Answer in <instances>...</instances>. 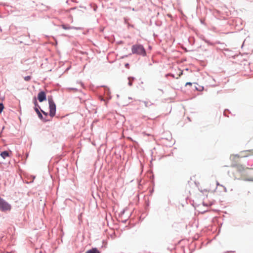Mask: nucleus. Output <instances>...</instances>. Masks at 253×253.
Masks as SVG:
<instances>
[{
    "mask_svg": "<svg viewBox=\"0 0 253 253\" xmlns=\"http://www.w3.org/2000/svg\"><path fill=\"white\" fill-rule=\"evenodd\" d=\"M187 85H192V83H190V82H187V83H186L185 86H187Z\"/></svg>",
    "mask_w": 253,
    "mask_h": 253,
    "instance_id": "nucleus-12",
    "label": "nucleus"
},
{
    "mask_svg": "<svg viewBox=\"0 0 253 253\" xmlns=\"http://www.w3.org/2000/svg\"><path fill=\"white\" fill-rule=\"evenodd\" d=\"M4 109L3 104L2 103H0V114L2 112Z\"/></svg>",
    "mask_w": 253,
    "mask_h": 253,
    "instance_id": "nucleus-10",
    "label": "nucleus"
},
{
    "mask_svg": "<svg viewBox=\"0 0 253 253\" xmlns=\"http://www.w3.org/2000/svg\"><path fill=\"white\" fill-rule=\"evenodd\" d=\"M42 113H43V114H44V115H47V114L46 113H45V112H44L42 110Z\"/></svg>",
    "mask_w": 253,
    "mask_h": 253,
    "instance_id": "nucleus-13",
    "label": "nucleus"
},
{
    "mask_svg": "<svg viewBox=\"0 0 253 253\" xmlns=\"http://www.w3.org/2000/svg\"><path fill=\"white\" fill-rule=\"evenodd\" d=\"M31 76H28L24 77V80L26 81H29L31 80Z\"/></svg>",
    "mask_w": 253,
    "mask_h": 253,
    "instance_id": "nucleus-11",
    "label": "nucleus"
},
{
    "mask_svg": "<svg viewBox=\"0 0 253 253\" xmlns=\"http://www.w3.org/2000/svg\"><path fill=\"white\" fill-rule=\"evenodd\" d=\"M249 152H252V154H253V150H250Z\"/></svg>",
    "mask_w": 253,
    "mask_h": 253,
    "instance_id": "nucleus-14",
    "label": "nucleus"
},
{
    "mask_svg": "<svg viewBox=\"0 0 253 253\" xmlns=\"http://www.w3.org/2000/svg\"><path fill=\"white\" fill-rule=\"evenodd\" d=\"M0 156L3 158L5 159L6 157L9 156V153L7 151H3L1 153Z\"/></svg>",
    "mask_w": 253,
    "mask_h": 253,
    "instance_id": "nucleus-6",
    "label": "nucleus"
},
{
    "mask_svg": "<svg viewBox=\"0 0 253 253\" xmlns=\"http://www.w3.org/2000/svg\"><path fill=\"white\" fill-rule=\"evenodd\" d=\"M38 99L40 102H42L46 99V94L44 91H41L38 95Z\"/></svg>",
    "mask_w": 253,
    "mask_h": 253,
    "instance_id": "nucleus-4",
    "label": "nucleus"
},
{
    "mask_svg": "<svg viewBox=\"0 0 253 253\" xmlns=\"http://www.w3.org/2000/svg\"><path fill=\"white\" fill-rule=\"evenodd\" d=\"M132 52L133 54H139L142 56L146 55V51L142 45L140 44H135L132 46L131 48Z\"/></svg>",
    "mask_w": 253,
    "mask_h": 253,
    "instance_id": "nucleus-1",
    "label": "nucleus"
},
{
    "mask_svg": "<svg viewBox=\"0 0 253 253\" xmlns=\"http://www.w3.org/2000/svg\"><path fill=\"white\" fill-rule=\"evenodd\" d=\"M11 209V205L5 200L0 198V210L2 211H10Z\"/></svg>",
    "mask_w": 253,
    "mask_h": 253,
    "instance_id": "nucleus-2",
    "label": "nucleus"
},
{
    "mask_svg": "<svg viewBox=\"0 0 253 253\" xmlns=\"http://www.w3.org/2000/svg\"><path fill=\"white\" fill-rule=\"evenodd\" d=\"M85 253H100L98 249L96 248L91 249V250H88Z\"/></svg>",
    "mask_w": 253,
    "mask_h": 253,
    "instance_id": "nucleus-5",
    "label": "nucleus"
},
{
    "mask_svg": "<svg viewBox=\"0 0 253 253\" xmlns=\"http://www.w3.org/2000/svg\"><path fill=\"white\" fill-rule=\"evenodd\" d=\"M237 169L239 171H243L244 170L246 169H247L248 168H245V167L243 166L242 165H237L236 166Z\"/></svg>",
    "mask_w": 253,
    "mask_h": 253,
    "instance_id": "nucleus-7",
    "label": "nucleus"
},
{
    "mask_svg": "<svg viewBox=\"0 0 253 253\" xmlns=\"http://www.w3.org/2000/svg\"><path fill=\"white\" fill-rule=\"evenodd\" d=\"M239 156H238L237 155H232L230 156V159L232 160H235L236 159H239Z\"/></svg>",
    "mask_w": 253,
    "mask_h": 253,
    "instance_id": "nucleus-9",
    "label": "nucleus"
},
{
    "mask_svg": "<svg viewBox=\"0 0 253 253\" xmlns=\"http://www.w3.org/2000/svg\"><path fill=\"white\" fill-rule=\"evenodd\" d=\"M35 110L36 112V113H37V114L38 115L40 119H42V114L40 113V111L39 110V109L37 108H35Z\"/></svg>",
    "mask_w": 253,
    "mask_h": 253,
    "instance_id": "nucleus-8",
    "label": "nucleus"
},
{
    "mask_svg": "<svg viewBox=\"0 0 253 253\" xmlns=\"http://www.w3.org/2000/svg\"><path fill=\"white\" fill-rule=\"evenodd\" d=\"M48 102L49 106V115L53 117L55 116L56 113V105L52 99V98H48Z\"/></svg>",
    "mask_w": 253,
    "mask_h": 253,
    "instance_id": "nucleus-3",
    "label": "nucleus"
}]
</instances>
